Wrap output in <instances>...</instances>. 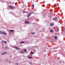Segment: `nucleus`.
Here are the masks:
<instances>
[{
	"label": "nucleus",
	"instance_id": "obj_1",
	"mask_svg": "<svg viewBox=\"0 0 65 65\" xmlns=\"http://www.w3.org/2000/svg\"><path fill=\"white\" fill-rule=\"evenodd\" d=\"M9 7V8H10V9H13L14 8V7L11 6H10Z\"/></svg>",
	"mask_w": 65,
	"mask_h": 65
},
{
	"label": "nucleus",
	"instance_id": "obj_2",
	"mask_svg": "<svg viewBox=\"0 0 65 65\" xmlns=\"http://www.w3.org/2000/svg\"><path fill=\"white\" fill-rule=\"evenodd\" d=\"M58 20V19L57 18V17H55V18L53 19V20L54 21H57Z\"/></svg>",
	"mask_w": 65,
	"mask_h": 65
},
{
	"label": "nucleus",
	"instance_id": "obj_3",
	"mask_svg": "<svg viewBox=\"0 0 65 65\" xmlns=\"http://www.w3.org/2000/svg\"><path fill=\"white\" fill-rule=\"evenodd\" d=\"M14 48H15L16 49V50H19V49H20V48H19V47H17V46H14Z\"/></svg>",
	"mask_w": 65,
	"mask_h": 65
},
{
	"label": "nucleus",
	"instance_id": "obj_4",
	"mask_svg": "<svg viewBox=\"0 0 65 65\" xmlns=\"http://www.w3.org/2000/svg\"><path fill=\"white\" fill-rule=\"evenodd\" d=\"M3 34L4 35H6V33L5 32H3Z\"/></svg>",
	"mask_w": 65,
	"mask_h": 65
},
{
	"label": "nucleus",
	"instance_id": "obj_5",
	"mask_svg": "<svg viewBox=\"0 0 65 65\" xmlns=\"http://www.w3.org/2000/svg\"><path fill=\"white\" fill-rule=\"evenodd\" d=\"M32 14V13H30L29 14H28V18H29V17H30V16Z\"/></svg>",
	"mask_w": 65,
	"mask_h": 65
},
{
	"label": "nucleus",
	"instance_id": "obj_6",
	"mask_svg": "<svg viewBox=\"0 0 65 65\" xmlns=\"http://www.w3.org/2000/svg\"><path fill=\"white\" fill-rule=\"evenodd\" d=\"M7 54V53L6 52L3 53L2 54V55H4V54Z\"/></svg>",
	"mask_w": 65,
	"mask_h": 65
},
{
	"label": "nucleus",
	"instance_id": "obj_7",
	"mask_svg": "<svg viewBox=\"0 0 65 65\" xmlns=\"http://www.w3.org/2000/svg\"><path fill=\"white\" fill-rule=\"evenodd\" d=\"M29 21H26L25 24H29Z\"/></svg>",
	"mask_w": 65,
	"mask_h": 65
},
{
	"label": "nucleus",
	"instance_id": "obj_8",
	"mask_svg": "<svg viewBox=\"0 0 65 65\" xmlns=\"http://www.w3.org/2000/svg\"><path fill=\"white\" fill-rule=\"evenodd\" d=\"M0 34H3V32L0 30Z\"/></svg>",
	"mask_w": 65,
	"mask_h": 65
},
{
	"label": "nucleus",
	"instance_id": "obj_9",
	"mask_svg": "<svg viewBox=\"0 0 65 65\" xmlns=\"http://www.w3.org/2000/svg\"><path fill=\"white\" fill-rule=\"evenodd\" d=\"M50 31L51 32H52V33H53L54 32V31H53V30H50Z\"/></svg>",
	"mask_w": 65,
	"mask_h": 65
},
{
	"label": "nucleus",
	"instance_id": "obj_10",
	"mask_svg": "<svg viewBox=\"0 0 65 65\" xmlns=\"http://www.w3.org/2000/svg\"><path fill=\"white\" fill-rule=\"evenodd\" d=\"M50 25L51 26H53V25H54V23H51V24H50Z\"/></svg>",
	"mask_w": 65,
	"mask_h": 65
},
{
	"label": "nucleus",
	"instance_id": "obj_11",
	"mask_svg": "<svg viewBox=\"0 0 65 65\" xmlns=\"http://www.w3.org/2000/svg\"><path fill=\"white\" fill-rule=\"evenodd\" d=\"M55 38V39H57V37H56V36H54Z\"/></svg>",
	"mask_w": 65,
	"mask_h": 65
},
{
	"label": "nucleus",
	"instance_id": "obj_12",
	"mask_svg": "<svg viewBox=\"0 0 65 65\" xmlns=\"http://www.w3.org/2000/svg\"><path fill=\"white\" fill-rule=\"evenodd\" d=\"M23 50L24 51H25V52H27V50L25 49H23Z\"/></svg>",
	"mask_w": 65,
	"mask_h": 65
},
{
	"label": "nucleus",
	"instance_id": "obj_13",
	"mask_svg": "<svg viewBox=\"0 0 65 65\" xmlns=\"http://www.w3.org/2000/svg\"><path fill=\"white\" fill-rule=\"evenodd\" d=\"M24 43V41H22L20 42V43Z\"/></svg>",
	"mask_w": 65,
	"mask_h": 65
},
{
	"label": "nucleus",
	"instance_id": "obj_14",
	"mask_svg": "<svg viewBox=\"0 0 65 65\" xmlns=\"http://www.w3.org/2000/svg\"><path fill=\"white\" fill-rule=\"evenodd\" d=\"M10 32H13V30H9Z\"/></svg>",
	"mask_w": 65,
	"mask_h": 65
},
{
	"label": "nucleus",
	"instance_id": "obj_15",
	"mask_svg": "<svg viewBox=\"0 0 65 65\" xmlns=\"http://www.w3.org/2000/svg\"><path fill=\"white\" fill-rule=\"evenodd\" d=\"M33 53L32 52H31L30 55H33Z\"/></svg>",
	"mask_w": 65,
	"mask_h": 65
},
{
	"label": "nucleus",
	"instance_id": "obj_16",
	"mask_svg": "<svg viewBox=\"0 0 65 65\" xmlns=\"http://www.w3.org/2000/svg\"><path fill=\"white\" fill-rule=\"evenodd\" d=\"M21 53H24V52H23V51H22L20 52Z\"/></svg>",
	"mask_w": 65,
	"mask_h": 65
},
{
	"label": "nucleus",
	"instance_id": "obj_17",
	"mask_svg": "<svg viewBox=\"0 0 65 65\" xmlns=\"http://www.w3.org/2000/svg\"><path fill=\"white\" fill-rule=\"evenodd\" d=\"M2 43H4V41L2 40Z\"/></svg>",
	"mask_w": 65,
	"mask_h": 65
},
{
	"label": "nucleus",
	"instance_id": "obj_18",
	"mask_svg": "<svg viewBox=\"0 0 65 65\" xmlns=\"http://www.w3.org/2000/svg\"><path fill=\"white\" fill-rule=\"evenodd\" d=\"M28 58H29V59H31V57L29 56H28Z\"/></svg>",
	"mask_w": 65,
	"mask_h": 65
},
{
	"label": "nucleus",
	"instance_id": "obj_19",
	"mask_svg": "<svg viewBox=\"0 0 65 65\" xmlns=\"http://www.w3.org/2000/svg\"><path fill=\"white\" fill-rule=\"evenodd\" d=\"M31 34H33V35L34 34H35V33L34 32H31Z\"/></svg>",
	"mask_w": 65,
	"mask_h": 65
},
{
	"label": "nucleus",
	"instance_id": "obj_20",
	"mask_svg": "<svg viewBox=\"0 0 65 65\" xmlns=\"http://www.w3.org/2000/svg\"><path fill=\"white\" fill-rule=\"evenodd\" d=\"M8 48H8V47H6V49H8Z\"/></svg>",
	"mask_w": 65,
	"mask_h": 65
},
{
	"label": "nucleus",
	"instance_id": "obj_21",
	"mask_svg": "<svg viewBox=\"0 0 65 65\" xmlns=\"http://www.w3.org/2000/svg\"><path fill=\"white\" fill-rule=\"evenodd\" d=\"M52 39H53V40L52 39H51V40H52V41H53V40L54 39V38H53Z\"/></svg>",
	"mask_w": 65,
	"mask_h": 65
},
{
	"label": "nucleus",
	"instance_id": "obj_22",
	"mask_svg": "<svg viewBox=\"0 0 65 65\" xmlns=\"http://www.w3.org/2000/svg\"><path fill=\"white\" fill-rule=\"evenodd\" d=\"M4 43H6V44L7 43L6 42V41H5Z\"/></svg>",
	"mask_w": 65,
	"mask_h": 65
},
{
	"label": "nucleus",
	"instance_id": "obj_23",
	"mask_svg": "<svg viewBox=\"0 0 65 65\" xmlns=\"http://www.w3.org/2000/svg\"><path fill=\"white\" fill-rule=\"evenodd\" d=\"M32 6H33V7H34V5H32Z\"/></svg>",
	"mask_w": 65,
	"mask_h": 65
},
{
	"label": "nucleus",
	"instance_id": "obj_24",
	"mask_svg": "<svg viewBox=\"0 0 65 65\" xmlns=\"http://www.w3.org/2000/svg\"><path fill=\"white\" fill-rule=\"evenodd\" d=\"M23 12H24V13H26V11H23Z\"/></svg>",
	"mask_w": 65,
	"mask_h": 65
},
{
	"label": "nucleus",
	"instance_id": "obj_25",
	"mask_svg": "<svg viewBox=\"0 0 65 65\" xmlns=\"http://www.w3.org/2000/svg\"><path fill=\"white\" fill-rule=\"evenodd\" d=\"M18 63H17V65H18Z\"/></svg>",
	"mask_w": 65,
	"mask_h": 65
},
{
	"label": "nucleus",
	"instance_id": "obj_26",
	"mask_svg": "<svg viewBox=\"0 0 65 65\" xmlns=\"http://www.w3.org/2000/svg\"><path fill=\"white\" fill-rule=\"evenodd\" d=\"M30 64H31V62H30Z\"/></svg>",
	"mask_w": 65,
	"mask_h": 65
},
{
	"label": "nucleus",
	"instance_id": "obj_27",
	"mask_svg": "<svg viewBox=\"0 0 65 65\" xmlns=\"http://www.w3.org/2000/svg\"><path fill=\"white\" fill-rule=\"evenodd\" d=\"M64 30H65V28H64Z\"/></svg>",
	"mask_w": 65,
	"mask_h": 65
}]
</instances>
